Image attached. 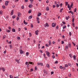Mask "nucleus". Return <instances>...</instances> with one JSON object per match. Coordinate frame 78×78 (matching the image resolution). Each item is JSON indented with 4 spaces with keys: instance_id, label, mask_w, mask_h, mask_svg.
I'll return each instance as SVG.
<instances>
[{
    "instance_id": "34",
    "label": "nucleus",
    "mask_w": 78,
    "mask_h": 78,
    "mask_svg": "<svg viewBox=\"0 0 78 78\" xmlns=\"http://www.w3.org/2000/svg\"><path fill=\"white\" fill-rule=\"evenodd\" d=\"M41 15V13H40L38 14L37 16H38V17H39V16H40Z\"/></svg>"
},
{
    "instance_id": "7",
    "label": "nucleus",
    "mask_w": 78,
    "mask_h": 78,
    "mask_svg": "<svg viewBox=\"0 0 78 78\" xmlns=\"http://www.w3.org/2000/svg\"><path fill=\"white\" fill-rule=\"evenodd\" d=\"M18 17H20L21 16V13L20 12H19L18 13Z\"/></svg>"
},
{
    "instance_id": "30",
    "label": "nucleus",
    "mask_w": 78,
    "mask_h": 78,
    "mask_svg": "<svg viewBox=\"0 0 78 78\" xmlns=\"http://www.w3.org/2000/svg\"><path fill=\"white\" fill-rule=\"evenodd\" d=\"M65 3L66 4V6H67V5H68V2H66Z\"/></svg>"
},
{
    "instance_id": "24",
    "label": "nucleus",
    "mask_w": 78,
    "mask_h": 78,
    "mask_svg": "<svg viewBox=\"0 0 78 78\" xmlns=\"http://www.w3.org/2000/svg\"><path fill=\"white\" fill-rule=\"evenodd\" d=\"M46 10H47V11H49V8H48V7H47L46 8Z\"/></svg>"
},
{
    "instance_id": "50",
    "label": "nucleus",
    "mask_w": 78,
    "mask_h": 78,
    "mask_svg": "<svg viewBox=\"0 0 78 78\" xmlns=\"http://www.w3.org/2000/svg\"><path fill=\"white\" fill-rule=\"evenodd\" d=\"M62 23H63L64 25H65L66 24V22H65L62 21Z\"/></svg>"
},
{
    "instance_id": "43",
    "label": "nucleus",
    "mask_w": 78,
    "mask_h": 78,
    "mask_svg": "<svg viewBox=\"0 0 78 78\" xmlns=\"http://www.w3.org/2000/svg\"><path fill=\"white\" fill-rule=\"evenodd\" d=\"M10 31H11L9 30H7V32L8 33H9Z\"/></svg>"
},
{
    "instance_id": "3",
    "label": "nucleus",
    "mask_w": 78,
    "mask_h": 78,
    "mask_svg": "<svg viewBox=\"0 0 78 78\" xmlns=\"http://www.w3.org/2000/svg\"><path fill=\"white\" fill-rule=\"evenodd\" d=\"M44 25V27H48L49 26V25H48V23H46L45 24V25Z\"/></svg>"
},
{
    "instance_id": "63",
    "label": "nucleus",
    "mask_w": 78,
    "mask_h": 78,
    "mask_svg": "<svg viewBox=\"0 0 78 78\" xmlns=\"http://www.w3.org/2000/svg\"><path fill=\"white\" fill-rule=\"evenodd\" d=\"M53 8H55V7H56V6H55V5H53Z\"/></svg>"
},
{
    "instance_id": "14",
    "label": "nucleus",
    "mask_w": 78,
    "mask_h": 78,
    "mask_svg": "<svg viewBox=\"0 0 78 78\" xmlns=\"http://www.w3.org/2000/svg\"><path fill=\"white\" fill-rule=\"evenodd\" d=\"M46 67H48V68H50V65H49V64H46Z\"/></svg>"
},
{
    "instance_id": "19",
    "label": "nucleus",
    "mask_w": 78,
    "mask_h": 78,
    "mask_svg": "<svg viewBox=\"0 0 78 78\" xmlns=\"http://www.w3.org/2000/svg\"><path fill=\"white\" fill-rule=\"evenodd\" d=\"M45 46H46L47 47H48L50 46V45H49V44H46Z\"/></svg>"
},
{
    "instance_id": "5",
    "label": "nucleus",
    "mask_w": 78,
    "mask_h": 78,
    "mask_svg": "<svg viewBox=\"0 0 78 78\" xmlns=\"http://www.w3.org/2000/svg\"><path fill=\"white\" fill-rule=\"evenodd\" d=\"M38 32H39L38 30H37L36 31H35V33L36 35H38Z\"/></svg>"
},
{
    "instance_id": "39",
    "label": "nucleus",
    "mask_w": 78,
    "mask_h": 78,
    "mask_svg": "<svg viewBox=\"0 0 78 78\" xmlns=\"http://www.w3.org/2000/svg\"><path fill=\"white\" fill-rule=\"evenodd\" d=\"M37 21H38V20H39V17H37Z\"/></svg>"
},
{
    "instance_id": "13",
    "label": "nucleus",
    "mask_w": 78,
    "mask_h": 78,
    "mask_svg": "<svg viewBox=\"0 0 78 78\" xmlns=\"http://www.w3.org/2000/svg\"><path fill=\"white\" fill-rule=\"evenodd\" d=\"M73 58H74V60H76V58L75 55H74L73 56Z\"/></svg>"
},
{
    "instance_id": "9",
    "label": "nucleus",
    "mask_w": 78,
    "mask_h": 78,
    "mask_svg": "<svg viewBox=\"0 0 78 78\" xmlns=\"http://www.w3.org/2000/svg\"><path fill=\"white\" fill-rule=\"evenodd\" d=\"M19 60H20V59H19V60H17V59H15V61H16V62H18V63H20V62L19 61Z\"/></svg>"
},
{
    "instance_id": "12",
    "label": "nucleus",
    "mask_w": 78,
    "mask_h": 78,
    "mask_svg": "<svg viewBox=\"0 0 78 78\" xmlns=\"http://www.w3.org/2000/svg\"><path fill=\"white\" fill-rule=\"evenodd\" d=\"M12 32H16V30L14 28H12Z\"/></svg>"
},
{
    "instance_id": "41",
    "label": "nucleus",
    "mask_w": 78,
    "mask_h": 78,
    "mask_svg": "<svg viewBox=\"0 0 78 78\" xmlns=\"http://www.w3.org/2000/svg\"><path fill=\"white\" fill-rule=\"evenodd\" d=\"M55 64H57L58 63V61H56L55 62Z\"/></svg>"
},
{
    "instance_id": "64",
    "label": "nucleus",
    "mask_w": 78,
    "mask_h": 78,
    "mask_svg": "<svg viewBox=\"0 0 78 78\" xmlns=\"http://www.w3.org/2000/svg\"><path fill=\"white\" fill-rule=\"evenodd\" d=\"M25 2H28V0H24Z\"/></svg>"
},
{
    "instance_id": "18",
    "label": "nucleus",
    "mask_w": 78,
    "mask_h": 78,
    "mask_svg": "<svg viewBox=\"0 0 78 78\" xmlns=\"http://www.w3.org/2000/svg\"><path fill=\"white\" fill-rule=\"evenodd\" d=\"M9 47L11 49H12V45H9Z\"/></svg>"
},
{
    "instance_id": "51",
    "label": "nucleus",
    "mask_w": 78,
    "mask_h": 78,
    "mask_svg": "<svg viewBox=\"0 0 78 78\" xmlns=\"http://www.w3.org/2000/svg\"><path fill=\"white\" fill-rule=\"evenodd\" d=\"M8 28L9 29V30H11V27L9 26L8 27Z\"/></svg>"
},
{
    "instance_id": "44",
    "label": "nucleus",
    "mask_w": 78,
    "mask_h": 78,
    "mask_svg": "<svg viewBox=\"0 0 78 78\" xmlns=\"http://www.w3.org/2000/svg\"><path fill=\"white\" fill-rule=\"evenodd\" d=\"M76 11V8H75L74 10V12H75Z\"/></svg>"
},
{
    "instance_id": "8",
    "label": "nucleus",
    "mask_w": 78,
    "mask_h": 78,
    "mask_svg": "<svg viewBox=\"0 0 78 78\" xmlns=\"http://www.w3.org/2000/svg\"><path fill=\"white\" fill-rule=\"evenodd\" d=\"M20 54H23V53H24V51H23L21 50L20 51Z\"/></svg>"
},
{
    "instance_id": "46",
    "label": "nucleus",
    "mask_w": 78,
    "mask_h": 78,
    "mask_svg": "<svg viewBox=\"0 0 78 78\" xmlns=\"http://www.w3.org/2000/svg\"><path fill=\"white\" fill-rule=\"evenodd\" d=\"M21 8L22 9H24V6L23 5L21 7Z\"/></svg>"
},
{
    "instance_id": "28",
    "label": "nucleus",
    "mask_w": 78,
    "mask_h": 78,
    "mask_svg": "<svg viewBox=\"0 0 78 78\" xmlns=\"http://www.w3.org/2000/svg\"><path fill=\"white\" fill-rule=\"evenodd\" d=\"M59 4H56V6L57 8H59Z\"/></svg>"
},
{
    "instance_id": "57",
    "label": "nucleus",
    "mask_w": 78,
    "mask_h": 78,
    "mask_svg": "<svg viewBox=\"0 0 78 78\" xmlns=\"http://www.w3.org/2000/svg\"><path fill=\"white\" fill-rule=\"evenodd\" d=\"M17 20H19V17H17L16 18Z\"/></svg>"
},
{
    "instance_id": "2",
    "label": "nucleus",
    "mask_w": 78,
    "mask_h": 78,
    "mask_svg": "<svg viewBox=\"0 0 78 78\" xmlns=\"http://www.w3.org/2000/svg\"><path fill=\"white\" fill-rule=\"evenodd\" d=\"M29 64H32L33 63L31 62H26L25 63L26 65H29Z\"/></svg>"
},
{
    "instance_id": "54",
    "label": "nucleus",
    "mask_w": 78,
    "mask_h": 78,
    "mask_svg": "<svg viewBox=\"0 0 78 78\" xmlns=\"http://www.w3.org/2000/svg\"><path fill=\"white\" fill-rule=\"evenodd\" d=\"M29 34L30 35V37H31V33H29Z\"/></svg>"
},
{
    "instance_id": "49",
    "label": "nucleus",
    "mask_w": 78,
    "mask_h": 78,
    "mask_svg": "<svg viewBox=\"0 0 78 78\" xmlns=\"http://www.w3.org/2000/svg\"><path fill=\"white\" fill-rule=\"evenodd\" d=\"M2 8H3V9H5V6L3 5L2 6Z\"/></svg>"
},
{
    "instance_id": "27",
    "label": "nucleus",
    "mask_w": 78,
    "mask_h": 78,
    "mask_svg": "<svg viewBox=\"0 0 78 78\" xmlns=\"http://www.w3.org/2000/svg\"><path fill=\"white\" fill-rule=\"evenodd\" d=\"M17 39H18V40H20V37H17Z\"/></svg>"
},
{
    "instance_id": "45",
    "label": "nucleus",
    "mask_w": 78,
    "mask_h": 78,
    "mask_svg": "<svg viewBox=\"0 0 78 78\" xmlns=\"http://www.w3.org/2000/svg\"><path fill=\"white\" fill-rule=\"evenodd\" d=\"M72 25H73V27H75V23H73Z\"/></svg>"
},
{
    "instance_id": "38",
    "label": "nucleus",
    "mask_w": 78,
    "mask_h": 78,
    "mask_svg": "<svg viewBox=\"0 0 78 78\" xmlns=\"http://www.w3.org/2000/svg\"><path fill=\"white\" fill-rule=\"evenodd\" d=\"M5 37H6L5 35H4L3 36V39H5Z\"/></svg>"
},
{
    "instance_id": "11",
    "label": "nucleus",
    "mask_w": 78,
    "mask_h": 78,
    "mask_svg": "<svg viewBox=\"0 0 78 78\" xmlns=\"http://www.w3.org/2000/svg\"><path fill=\"white\" fill-rule=\"evenodd\" d=\"M68 46L69 48H71V43H69L68 44Z\"/></svg>"
},
{
    "instance_id": "21",
    "label": "nucleus",
    "mask_w": 78,
    "mask_h": 78,
    "mask_svg": "<svg viewBox=\"0 0 78 78\" xmlns=\"http://www.w3.org/2000/svg\"><path fill=\"white\" fill-rule=\"evenodd\" d=\"M24 24H25V25H27V24H28V23L25 22V20L24 21Z\"/></svg>"
},
{
    "instance_id": "56",
    "label": "nucleus",
    "mask_w": 78,
    "mask_h": 78,
    "mask_svg": "<svg viewBox=\"0 0 78 78\" xmlns=\"http://www.w3.org/2000/svg\"><path fill=\"white\" fill-rule=\"evenodd\" d=\"M72 35V33H71L70 32H69V36H71V35Z\"/></svg>"
},
{
    "instance_id": "48",
    "label": "nucleus",
    "mask_w": 78,
    "mask_h": 78,
    "mask_svg": "<svg viewBox=\"0 0 78 78\" xmlns=\"http://www.w3.org/2000/svg\"><path fill=\"white\" fill-rule=\"evenodd\" d=\"M31 28H33V24H31Z\"/></svg>"
},
{
    "instance_id": "40",
    "label": "nucleus",
    "mask_w": 78,
    "mask_h": 78,
    "mask_svg": "<svg viewBox=\"0 0 78 78\" xmlns=\"http://www.w3.org/2000/svg\"><path fill=\"white\" fill-rule=\"evenodd\" d=\"M59 68L61 69H62L63 67H62V66H60L59 67Z\"/></svg>"
},
{
    "instance_id": "29",
    "label": "nucleus",
    "mask_w": 78,
    "mask_h": 78,
    "mask_svg": "<svg viewBox=\"0 0 78 78\" xmlns=\"http://www.w3.org/2000/svg\"><path fill=\"white\" fill-rule=\"evenodd\" d=\"M9 77L10 78H13V76L11 75H10Z\"/></svg>"
},
{
    "instance_id": "31",
    "label": "nucleus",
    "mask_w": 78,
    "mask_h": 78,
    "mask_svg": "<svg viewBox=\"0 0 78 78\" xmlns=\"http://www.w3.org/2000/svg\"><path fill=\"white\" fill-rule=\"evenodd\" d=\"M66 28V26H64L63 27V29H64Z\"/></svg>"
},
{
    "instance_id": "36",
    "label": "nucleus",
    "mask_w": 78,
    "mask_h": 78,
    "mask_svg": "<svg viewBox=\"0 0 78 78\" xmlns=\"http://www.w3.org/2000/svg\"><path fill=\"white\" fill-rule=\"evenodd\" d=\"M61 42L62 44H64V41H62Z\"/></svg>"
},
{
    "instance_id": "26",
    "label": "nucleus",
    "mask_w": 78,
    "mask_h": 78,
    "mask_svg": "<svg viewBox=\"0 0 78 78\" xmlns=\"http://www.w3.org/2000/svg\"><path fill=\"white\" fill-rule=\"evenodd\" d=\"M69 56H70V58H72L73 57H72V54H69Z\"/></svg>"
},
{
    "instance_id": "61",
    "label": "nucleus",
    "mask_w": 78,
    "mask_h": 78,
    "mask_svg": "<svg viewBox=\"0 0 78 78\" xmlns=\"http://www.w3.org/2000/svg\"><path fill=\"white\" fill-rule=\"evenodd\" d=\"M72 6H73V4H71L70 5V7H71V8H72Z\"/></svg>"
},
{
    "instance_id": "60",
    "label": "nucleus",
    "mask_w": 78,
    "mask_h": 78,
    "mask_svg": "<svg viewBox=\"0 0 78 78\" xmlns=\"http://www.w3.org/2000/svg\"><path fill=\"white\" fill-rule=\"evenodd\" d=\"M72 44H73L74 46H75V44L74 43V42H72Z\"/></svg>"
},
{
    "instance_id": "55",
    "label": "nucleus",
    "mask_w": 78,
    "mask_h": 78,
    "mask_svg": "<svg viewBox=\"0 0 78 78\" xmlns=\"http://www.w3.org/2000/svg\"><path fill=\"white\" fill-rule=\"evenodd\" d=\"M58 26H57L56 27V30H58Z\"/></svg>"
},
{
    "instance_id": "20",
    "label": "nucleus",
    "mask_w": 78,
    "mask_h": 78,
    "mask_svg": "<svg viewBox=\"0 0 78 78\" xmlns=\"http://www.w3.org/2000/svg\"><path fill=\"white\" fill-rule=\"evenodd\" d=\"M74 20H75V18H73L72 19V22H74Z\"/></svg>"
},
{
    "instance_id": "47",
    "label": "nucleus",
    "mask_w": 78,
    "mask_h": 78,
    "mask_svg": "<svg viewBox=\"0 0 78 78\" xmlns=\"http://www.w3.org/2000/svg\"><path fill=\"white\" fill-rule=\"evenodd\" d=\"M69 77H71V73H69Z\"/></svg>"
},
{
    "instance_id": "1",
    "label": "nucleus",
    "mask_w": 78,
    "mask_h": 78,
    "mask_svg": "<svg viewBox=\"0 0 78 78\" xmlns=\"http://www.w3.org/2000/svg\"><path fill=\"white\" fill-rule=\"evenodd\" d=\"M46 55L48 57H50V53L47 51H46Z\"/></svg>"
},
{
    "instance_id": "42",
    "label": "nucleus",
    "mask_w": 78,
    "mask_h": 78,
    "mask_svg": "<svg viewBox=\"0 0 78 78\" xmlns=\"http://www.w3.org/2000/svg\"><path fill=\"white\" fill-rule=\"evenodd\" d=\"M35 70H37V67H36V66L35 67Z\"/></svg>"
},
{
    "instance_id": "10",
    "label": "nucleus",
    "mask_w": 78,
    "mask_h": 78,
    "mask_svg": "<svg viewBox=\"0 0 78 78\" xmlns=\"http://www.w3.org/2000/svg\"><path fill=\"white\" fill-rule=\"evenodd\" d=\"M14 13V10H12L11 11V15H13V13Z\"/></svg>"
},
{
    "instance_id": "53",
    "label": "nucleus",
    "mask_w": 78,
    "mask_h": 78,
    "mask_svg": "<svg viewBox=\"0 0 78 78\" xmlns=\"http://www.w3.org/2000/svg\"><path fill=\"white\" fill-rule=\"evenodd\" d=\"M65 67H68V65H67V64H66L65 66Z\"/></svg>"
},
{
    "instance_id": "6",
    "label": "nucleus",
    "mask_w": 78,
    "mask_h": 78,
    "mask_svg": "<svg viewBox=\"0 0 78 78\" xmlns=\"http://www.w3.org/2000/svg\"><path fill=\"white\" fill-rule=\"evenodd\" d=\"M8 3H9V1H6L5 2V6H7L8 4Z\"/></svg>"
},
{
    "instance_id": "32",
    "label": "nucleus",
    "mask_w": 78,
    "mask_h": 78,
    "mask_svg": "<svg viewBox=\"0 0 78 78\" xmlns=\"http://www.w3.org/2000/svg\"><path fill=\"white\" fill-rule=\"evenodd\" d=\"M2 12H3V11L2 10L0 11V14H2Z\"/></svg>"
},
{
    "instance_id": "23",
    "label": "nucleus",
    "mask_w": 78,
    "mask_h": 78,
    "mask_svg": "<svg viewBox=\"0 0 78 78\" xmlns=\"http://www.w3.org/2000/svg\"><path fill=\"white\" fill-rule=\"evenodd\" d=\"M32 16H30L29 17V18L30 19H31V18H32Z\"/></svg>"
},
{
    "instance_id": "16",
    "label": "nucleus",
    "mask_w": 78,
    "mask_h": 78,
    "mask_svg": "<svg viewBox=\"0 0 78 78\" xmlns=\"http://www.w3.org/2000/svg\"><path fill=\"white\" fill-rule=\"evenodd\" d=\"M32 5L30 4L29 5V8H32Z\"/></svg>"
},
{
    "instance_id": "59",
    "label": "nucleus",
    "mask_w": 78,
    "mask_h": 78,
    "mask_svg": "<svg viewBox=\"0 0 78 78\" xmlns=\"http://www.w3.org/2000/svg\"><path fill=\"white\" fill-rule=\"evenodd\" d=\"M65 48H66V49L67 48V49H68V46H66L65 47Z\"/></svg>"
},
{
    "instance_id": "35",
    "label": "nucleus",
    "mask_w": 78,
    "mask_h": 78,
    "mask_svg": "<svg viewBox=\"0 0 78 78\" xmlns=\"http://www.w3.org/2000/svg\"><path fill=\"white\" fill-rule=\"evenodd\" d=\"M59 5L60 6H61V7H62V3H61L59 4Z\"/></svg>"
},
{
    "instance_id": "52",
    "label": "nucleus",
    "mask_w": 78,
    "mask_h": 78,
    "mask_svg": "<svg viewBox=\"0 0 78 78\" xmlns=\"http://www.w3.org/2000/svg\"><path fill=\"white\" fill-rule=\"evenodd\" d=\"M68 8H70V5H69V4L68 5Z\"/></svg>"
},
{
    "instance_id": "4",
    "label": "nucleus",
    "mask_w": 78,
    "mask_h": 78,
    "mask_svg": "<svg viewBox=\"0 0 78 78\" xmlns=\"http://www.w3.org/2000/svg\"><path fill=\"white\" fill-rule=\"evenodd\" d=\"M52 27H55L56 26V23H52Z\"/></svg>"
},
{
    "instance_id": "25",
    "label": "nucleus",
    "mask_w": 78,
    "mask_h": 78,
    "mask_svg": "<svg viewBox=\"0 0 78 78\" xmlns=\"http://www.w3.org/2000/svg\"><path fill=\"white\" fill-rule=\"evenodd\" d=\"M12 18L13 19H15L16 18V15H13L12 16Z\"/></svg>"
},
{
    "instance_id": "22",
    "label": "nucleus",
    "mask_w": 78,
    "mask_h": 78,
    "mask_svg": "<svg viewBox=\"0 0 78 78\" xmlns=\"http://www.w3.org/2000/svg\"><path fill=\"white\" fill-rule=\"evenodd\" d=\"M49 45H50L51 44V41H49Z\"/></svg>"
},
{
    "instance_id": "62",
    "label": "nucleus",
    "mask_w": 78,
    "mask_h": 78,
    "mask_svg": "<svg viewBox=\"0 0 78 78\" xmlns=\"http://www.w3.org/2000/svg\"><path fill=\"white\" fill-rule=\"evenodd\" d=\"M40 65L41 66H43V64L42 63H40Z\"/></svg>"
},
{
    "instance_id": "33",
    "label": "nucleus",
    "mask_w": 78,
    "mask_h": 78,
    "mask_svg": "<svg viewBox=\"0 0 78 78\" xmlns=\"http://www.w3.org/2000/svg\"><path fill=\"white\" fill-rule=\"evenodd\" d=\"M31 12V10H29L28 11V13L29 14H30Z\"/></svg>"
},
{
    "instance_id": "37",
    "label": "nucleus",
    "mask_w": 78,
    "mask_h": 78,
    "mask_svg": "<svg viewBox=\"0 0 78 78\" xmlns=\"http://www.w3.org/2000/svg\"><path fill=\"white\" fill-rule=\"evenodd\" d=\"M52 57L53 59H55V55H52Z\"/></svg>"
},
{
    "instance_id": "58",
    "label": "nucleus",
    "mask_w": 78,
    "mask_h": 78,
    "mask_svg": "<svg viewBox=\"0 0 78 78\" xmlns=\"http://www.w3.org/2000/svg\"><path fill=\"white\" fill-rule=\"evenodd\" d=\"M53 73H54V72L52 71L51 72V75H52V74H53Z\"/></svg>"
},
{
    "instance_id": "17",
    "label": "nucleus",
    "mask_w": 78,
    "mask_h": 78,
    "mask_svg": "<svg viewBox=\"0 0 78 78\" xmlns=\"http://www.w3.org/2000/svg\"><path fill=\"white\" fill-rule=\"evenodd\" d=\"M26 56H28V55H29V52H27L26 53Z\"/></svg>"
},
{
    "instance_id": "15",
    "label": "nucleus",
    "mask_w": 78,
    "mask_h": 78,
    "mask_svg": "<svg viewBox=\"0 0 78 78\" xmlns=\"http://www.w3.org/2000/svg\"><path fill=\"white\" fill-rule=\"evenodd\" d=\"M2 71H3V72H4L5 71V68L3 67H2Z\"/></svg>"
}]
</instances>
